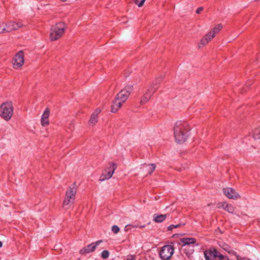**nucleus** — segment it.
<instances>
[{
  "label": "nucleus",
  "mask_w": 260,
  "mask_h": 260,
  "mask_svg": "<svg viewBox=\"0 0 260 260\" xmlns=\"http://www.w3.org/2000/svg\"><path fill=\"white\" fill-rule=\"evenodd\" d=\"M130 226V224H128V225H126L125 226V228H124V230L125 231H127L128 229V226Z\"/></svg>",
  "instance_id": "35"
},
{
  "label": "nucleus",
  "mask_w": 260,
  "mask_h": 260,
  "mask_svg": "<svg viewBox=\"0 0 260 260\" xmlns=\"http://www.w3.org/2000/svg\"><path fill=\"white\" fill-rule=\"evenodd\" d=\"M131 226H132L133 228H139L138 225H133V224H130Z\"/></svg>",
  "instance_id": "34"
},
{
  "label": "nucleus",
  "mask_w": 260,
  "mask_h": 260,
  "mask_svg": "<svg viewBox=\"0 0 260 260\" xmlns=\"http://www.w3.org/2000/svg\"><path fill=\"white\" fill-rule=\"evenodd\" d=\"M122 104L118 100L115 99L113 102V105L111 106V112L115 113L117 111L118 109L121 107Z\"/></svg>",
  "instance_id": "19"
},
{
  "label": "nucleus",
  "mask_w": 260,
  "mask_h": 260,
  "mask_svg": "<svg viewBox=\"0 0 260 260\" xmlns=\"http://www.w3.org/2000/svg\"><path fill=\"white\" fill-rule=\"evenodd\" d=\"M101 256L104 259L107 258L109 256V251L107 250L103 251V252L101 253Z\"/></svg>",
  "instance_id": "27"
},
{
  "label": "nucleus",
  "mask_w": 260,
  "mask_h": 260,
  "mask_svg": "<svg viewBox=\"0 0 260 260\" xmlns=\"http://www.w3.org/2000/svg\"><path fill=\"white\" fill-rule=\"evenodd\" d=\"M218 257L219 260H229V258L228 256H224L222 254H218Z\"/></svg>",
  "instance_id": "29"
},
{
  "label": "nucleus",
  "mask_w": 260,
  "mask_h": 260,
  "mask_svg": "<svg viewBox=\"0 0 260 260\" xmlns=\"http://www.w3.org/2000/svg\"><path fill=\"white\" fill-rule=\"evenodd\" d=\"M102 242L103 240H100L96 241L95 242H93L90 244H88L87 246L84 247L80 250V253L81 254H85L86 253H89L91 252H93L95 250L96 247Z\"/></svg>",
  "instance_id": "10"
},
{
  "label": "nucleus",
  "mask_w": 260,
  "mask_h": 260,
  "mask_svg": "<svg viewBox=\"0 0 260 260\" xmlns=\"http://www.w3.org/2000/svg\"><path fill=\"white\" fill-rule=\"evenodd\" d=\"M156 168V165L154 164H146L142 165L140 168V172L144 175V177H148L149 175L154 171Z\"/></svg>",
  "instance_id": "8"
},
{
  "label": "nucleus",
  "mask_w": 260,
  "mask_h": 260,
  "mask_svg": "<svg viewBox=\"0 0 260 260\" xmlns=\"http://www.w3.org/2000/svg\"><path fill=\"white\" fill-rule=\"evenodd\" d=\"M120 231L119 228L116 225H113L112 227V231L113 232L114 234H117Z\"/></svg>",
  "instance_id": "28"
},
{
  "label": "nucleus",
  "mask_w": 260,
  "mask_h": 260,
  "mask_svg": "<svg viewBox=\"0 0 260 260\" xmlns=\"http://www.w3.org/2000/svg\"><path fill=\"white\" fill-rule=\"evenodd\" d=\"M190 130L188 124L185 121H177L174 127V134L176 141L179 144L184 143L188 137Z\"/></svg>",
  "instance_id": "1"
},
{
  "label": "nucleus",
  "mask_w": 260,
  "mask_h": 260,
  "mask_svg": "<svg viewBox=\"0 0 260 260\" xmlns=\"http://www.w3.org/2000/svg\"><path fill=\"white\" fill-rule=\"evenodd\" d=\"M181 225L180 224H176V225H174V228H179L180 227Z\"/></svg>",
  "instance_id": "33"
},
{
  "label": "nucleus",
  "mask_w": 260,
  "mask_h": 260,
  "mask_svg": "<svg viewBox=\"0 0 260 260\" xmlns=\"http://www.w3.org/2000/svg\"><path fill=\"white\" fill-rule=\"evenodd\" d=\"M174 229V224H171L168 227V231H171Z\"/></svg>",
  "instance_id": "32"
},
{
  "label": "nucleus",
  "mask_w": 260,
  "mask_h": 260,
  "mask_svg": "<svg viewBox=\"0 0 260 260\" xmlns=\"http://www.w3.org/2000/svg\"><path fill=\"white\" fill-rule=\"evenodd\" d=\"M224 194L230 199H238L240 198V195L232 188L226 187L223 188Z\"/></svg>",
  "instance_id": "13"
},
{
  "label": "nucleus",
  "mask_w": 260,
  "mask_h": 260,
  "mask_svg": "<svg viewBox=\"0 0 260 260\" xmlns=\"http://www.w3.org/2000/svg\"><path fill=\"white\" fill-rule=\"evenodd\" d=\"M133 90V85H127L117 94L115 99L122 104L129 97Z\"/></svg>",
  "instance_id": "6"
},
{
  "label": "nucleus",
  "mask_w": 260,
  "mask_h": 260,
  "mask_svg": "<svg viewBox=\"0 0 260 260\" xmlns=\"http://www.w3.org/2000/svg\"><path fill=\"white\" fill-rule=\"evenodd\" d=\"M77 190V185L74 182L70 185L66 191V196L62 204L65 209H69L74 204Z\"/></svg>",
  "instance_id": "3"
},
{
  "label": "nucleus",
  "mask_w": 260,
  "mask_h": 260,
  "mask_svg": "<svg viewBox=\"0 0 260 260\" xmlns=\"http://www.w3.org/2000/svg\"><path fill=\"white\" fill-rule=\"evenodd\" d=\"M205 258L206 260H216L218 257V252L216 249L211 248L206 250L204 252Z\"/></svg>",
  "instance_id": "12"
},
{
  "label": "nucleus",
  "mask_w": 260,
  "mask_h": 260,
  "mask_svg": "<svg viewBox=\"0 0 260 260\" xmlns=\"http://www.w3.org/2000/svg\"><path fill=\"white\" fill-rule=\"evenodd\" d=\"M94 112H95V113H97V115H98V114L100 112V110H99L98 109H97L95 110V111Z\"/></svg>",
  "instance_id": "36"
},
{
  "label": "nucleus",
  "mask_w": 260,
  "mask_h": 260,
  "mask_svg": "<svg viewBox=\"0 0 260 260\" xmlns=\"http://www.w3.org/2000/svg\"><path fill=\"white\" fill-rule=\"evenodd\" d=\"M179 245L181 246L182 251L189 257L194 252L195 246H198L199 244L197 243V240L193 238H183L180 239Z\"/></svg>",
  "instance_id": "2"
},
{
  "label": "nucleus",
  "mask_w": 260,
  "mask_h": 260,
  "mask_svg": "<svg viewBox=\"0 0 260 260\" xmlns=\"http://www.w3.org/2000/svg\"><path fill=\"white\" fill-rule=\"evenodd\" d=\"M145 0H141V1H140V2L139 4H137V5H138V6L139 7H142V6L143 5L144 3L145 2Z\"/></svg>",
  "instance_id": "31"
},
{
  "label": "nucleus",
  "mask_w": 260,
  "mask_h": 260,
  "mask_svg": "<svg viewBox=\"0 0 260 260\" xmlns=\"http://www.w3.org/2000/svg\"><path fill=\"white\" fill-rule=\"evenodd\" d=\"M2 245H3L2 242L1 241H0V248L2 246Z\"/></svg>",
  "instance_id": "38"
},
{
  "label": "nucleus",
  "mask_w": 260,
  "mask_h": 260,
  "mask_svg": "<svg viewBox=\"0 0 260 260\" xmlns=\"http://www.w3.org/2000/svg\"><path fill=\"white\" fill-rule=\"evenodd\" d=\"M174 252V246L172 245L164 246L159 252V256L163 260H168L172 256Z\"/></svg>",
  "instance_id": "7"
},
{
  "label": "nucleus",
  "mask_w": 260,
  "mask_h": 260,
  "mask_svg": "<svg viewBox=\"0 0 260 260\" xmlns=\"http://www.w3.org/2000/svg\"><path fill=\"white\" fill-rule=\"evenodd\" d=\"M164 79V76H159L157 77H156L155 79V80L152 82V83H154V84L155 83H157V84L159 85V86H160V84L161 83V82Z\"/></svg>",
  "instance_id": "26"
},
{
  "label": "nucleus",
  "mask_w": 260,
  "mask_h": 260,
  "mask_svg": "<svg viewBox=\"0 0 260 260\" xmlns=\"http://www.w3.org/2000/svg\"><path fill=\"white\" fill-rule=\"evenodd\" d=\"M50 114V110L46 108L41 118V124L43 126H46L49 125L48 118Z\"/></svg>",
  "instance_id": "16"
},
{
  "label": "nucleus",
  "mask_w": 260,
  "mask_h": 260,
  "mask_svg": "<svg viewBox=\"0 0 260 260\" xmlns=\"http://www.w3.org/2000/svg\"><path fill=\"white\" fill-rule=\"evenodd\" d=\"M13 65L15 69L20 68L24 64V54L22 51H19L13 60Z\"/></svg>",
  "instance_id": "9"
},
{
  "label": "nucleus",
  "mask_w": 260,
  "mask_h": 260,
  "mask_svg": "<svg viewBox=\"0 0 260 260\" xmlns=\"http://www.w3.org/2000/svg\"><path fill=\"white\" fill-rule=\"evenodd\" d=\"M23 26L21 22H10L6 27V32L17 30Z\"/></svg>",
  "instance_id": "14"
},
{
  "label": "nucleus",
  "mask_w": 260,
  "mask_h": 260,
  "mask_svg": "<svg viewBox=\"0 0 260 260\" xmlns=\"http://www.w3.org/2000/svg\"><path fill=\"white\" fill-rule=\"evenodd\" d=\"M66 28L65 23L59 22L53 26L50 34V39L52 41L60 39L64 34Z\"/></svg>",
  "instance_id": "4"
},
{
  "label": "nucleus",
  "mask_w": 260,
  "mask_h": 260,
  "mask_svg": "<svg viewBox=\"0 0 260 260\" xmlns=\"http://www.w3.org/2000/svg\"><path fill=\"white\" fill-rule=\"evenodd\" d=\"M212 34L209 32L207 35L205 36L204 38L200 41L201 43L203 45H206L209 43L214 37H212Z\"/></svg>",
  "instance_id": "20"
},
{
  "label": "nucleus",
  "mask_w": 260,
  "mask_h": 260,
  "mask_svg": "<svg viewBox=\"0 0 260 260\" xmlns=\"http://www.w3.org/2000/svg\"><path fill=\"white\" fill-rule=\"evenodd\" d=\"M60 1L62 2H63L67 1V0H60Z\"/></svg>",
  "instance_id": "39"
},
{
  "label": "nucleus",
  "mask_w": 260,
  "mask_h": 260,
  "mask_svg": "<svg viewBox=\"0 0 260 260\" xmlns=\"http://www.w3.org/2000/svg\"><path fill=\"white\" fill-rule=\"evenodd\" d=\"M145 226H146L145 225H139V228L140 229H143V228H144L145 227Z\"/></svg>",
  "instance_id": "37"
},
{
  "label": "nucleus",
  "mask_w": 260,
  "mask_h": 260,
  "mask_svg": "<svg viewBox=\"0 0 260 260\" xmlns=\"http://www.w3.org/2000/svg\"><path fill=\"white\" fill-rule=\"evenodd\" d=\"M222 28V25L221 24L216 25L212 31L210 32L212 34V37H215V35L219 32Z\"/></svg>",
  "instance_id": "23"
},
{
  "label": "nucleus",
  "mask_w": 260,
  "mask_h": 260,
  "mask_svg": "<svg viewBox=\"0 0 260 260\" xmlns=\"http://www.w3.org/2000/svg\"><path fill=\"white\" fill-rule=\"evenodd\" d=\"M110 167L105 169L102 173V175L100 179H110L115 170L116 169V165L114 163H110Z\"/></svg>",
  "instance_id": "11"
},
{
  "label": "nucleus",
  "mask_w": 260,
  "mask_h": 260,
  "mask_svg": "<svg viewBox=\"0 0 260 260\" xmlns=\"http://www.w3.org/2000/svg\"><path fill=\"white\" fill-rule=\"evenodd\" d=\"M129 260H132V259H129Z\"/></svg>",
  "instance_id": "40"
},
{
  "label": "nucleus",
  "mask_w": 260,
  "mask_h": 260,
  "mask_svg": "<svg viewBox=\"0 0 260 260\" xmlns=\"http://www.w3.org/2000/svg\"><path fill=\"white\" fill-rule=\"evenodd\" d=\"M218 245L220 248L228 252L229 254L233 255H236V252L234 250L230 245L225 242L219 241L218 242Z\"/></svg>",
  "instance_id": "15"
},
{
  "label": "nucleus",
  "mask_w": 260,
  "mask_h": 260,
  "mask_svg": "<svg viewBox=\"0 0 260 260\" xmlns=\"http://www.w3.org/2000/svg\"><path fill=\"white\" fill-rule=\"evenodd\" d=\"M13 113V107L11 102L3 103L0 107V115L8 121L12 117Z\"/></svg>",
  "instance_id": "5"
},
{
  "label": "nucleus",
  "mask_w": 260,
  "mask_h": 260,
  "mask_svg": "<svg viewBox=\"0 0 260 260\" xmlns=\"http://www.w3.org/2000/svg\"><path fill=\"white\" fill-rule=\"evenodd\" d=\"M219 206L222 207L224 210L227 211L229 213H233L235 211V207L231 204H226L225 203H220L219 204Z\"/></svg>",
  "instance_id": "17"
},
{
  "label": "nucleus",
  "mask_w": 260,
  "mask_h": 260,
  "mask_svg": "<svg viewBox=\"0 0 260 260\" xmlns=\"http://www.w3.org/2000/svg\"><path fill=\"white\" fill-rule=\"evenodd\" d=\"M151 96V93H149L148 91H146L142 96L141 99V104H143L146 103L150 99Z\"/></svg>",
  "instance_id": "22"
},
{
  "label": "nucleus",
  "mask_w": 260,
  "mask_h": 260,
  "mask_svg": "<svg viewBox=\"0 0 260 260\" xmlns=\"http://www.w3.org/2000/svg\"><path fill=\"white\" fill-rule=\"evenodd\" d=\"M159 88V85L157 84V83H152V85L149 86L148 88L147 91L151 93V95H153L156 90Z\"/></svg>",
  "instance_id": "21"
},
{
  "label": "nucleus",
  "mask_w": 260,
  "mask_h": 260,
  "mask_svg": "<svg viewBox=\"0 0 260 260\" xmlns=\"http://www.w3.org/2000/svg\"><path fill=\"white\" fill-rule=\"evenodd\" d=\"M203 10V7H201L197 9L196 10L197 14H200L201 12Z\"/></svg>",
  "instance_id": "30"
},
{
  "label": "nucleus",
  "mask_w": 260,
  "mask_h": 260,
  "mask_svg": "<svg viewBox=\"0 0 260 260\" xmlns=\"http://www.w3.org/2000/svg\"><path fill=\"white\" fill-rule=\"evenodd\" d=\"M153 220L157 223H160L164 221L167 217V214H154L153 215Z\"/></svg>",
  "instance_id": "18"
},
{
  "label": "nucleus",
  "mask_w": 260,
  "mask_h": 260,
  "mask_svg": "<svg viewBox=\"0 0 260 260\" xmlns=\"http://www.w3.org/2000/svg\"><path fill=\"white\" fill-rule=\"evenodd\" d=\"M89 121L91 123L95 124L98 122L97 113H95V112H93L91 115Z\"/></svg>",
  "instance_id": "24"
},
{
  "label": "nucleus",
  "mask_w": 260,
  "mask_h": 260,
  "mask_svg": "<svg viewBox=\"0 0 260 260\" xmlns=\"http://www.w3.org/2000/svg\"><path fill=\"white\" fill-rule=\"evenodd\" d=\"M253 138L255 140L260 139V130L259 129L256 128L254 130L253 132Z\"/></svg>",
  "instance_id": "25"
}]
</instances>
